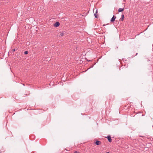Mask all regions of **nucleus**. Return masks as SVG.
Segmentation results:
<instances>
[{"label":"nucleus","instance_id":"f257e3e1","mask_svg":"<svg viewBox=\"0 0 153 153\" xmlns=\"http://www.w3.org/2000/svg\"><path fill=\"white\" fill-rule=\"evenodd\" d=\"M60 25L59 23L58 22H56L54 24V26L55 27H57L59 26Z\"/></svg>","mask_w":153,"mask_h":153},{"label":"nucleus","instance_id":"f03ea898","mask_svg":"<svg viewBox=\"0 0 153 153\" xmlns=\"http://www.w3.org/2000/svg\"><path fill=\"white\" fill-rule=\"evenodd\" d=\"M107 138L109 142H111L112 141V139L111 138V136L110 135H108L107 137Z\"/></svg>","mask_w":153,"mask_h":153},{"label":"nucleus","instance_id":"7ed1b4c3","mask_svg":"<svg viewBox=\"0 0 153 153\" xmlns=\"http://www.w3.org/2000/svg\"><path fill=\"white\" fill-rule=\"evenodd\" d=\"M116 17L114 16H113L111 19L110 21L111 22H114L115 21V20L116 19Z\"/></svg>","mask_w":153,"mask_h":153},{"label":"nucleus","instance_id":"20e7f679","mask_svg":"<svg viewBox=\"0 0 153 153\" xmlns=\"http://www.w3.org/2000/svg\"><path fill=\"white\" fill-rule=\"evenodd\" d=\"M94 143L95 144L97 145H99L101 144V142L100 141L97 140L96 142H94Z\"/></svg>","mask_w":153,"mask_h":153},{"label":"nucleus","instance_id":"39448f33","mask_svg":"<svg viewBox=\"0 0 153 153\" xmlns=\"http://www.w3.org/2000/svg\"><path fill=\"white\" fill-rule=\"evenodd\" d=\"M124 10V9L123 8H120L118 10V11L119 13L123 11Z\"/></svg>","mask_w":153,"mask_h":153},{"label":"nucleus","instance_id":"423d86ee","mask_svg":"<svg viewBox=\"0 0 153 153\" xmlns=\"http://www.w3.org/2000/svg\"><path fill=\"white\" fill-rule=\"evenodd\" d=\"M97 10H96L95 13H94L95 17L96 18H97Z\"/></svg>","mask_w":153,"mask_h":153},{"label":"nucleus","instance_id":"0eeeda50","mask_svg":"<svg viewBox=\"0 0 153 153\" xmlns=\"http://www.w3.org/2000/svg\"><path fill=\"white\" fill-rule=\"evenodd\" d=\"M124 16L123 14H122L121 15V20L122 21H123L124 20Z\"/></svg>","mask_w":153,"mask_h":153},{"label":"nucleus","instance_id":"6e6552de","mask_svg":"<svg viewBox=\"0 0 153 153\" xmlns=\"http://www.w3.org/2000/svg\"><path fill=\"white\" fill-rule=\"evenodd\" d=\"M64 35V33L63 32L59 34V36H62Z\"/></svg>","mask_w":153,"mask_h":153},{"label":"nucleus","instance_id":"1a4fd4ad","mask_svg":"<svg viewBox=\"0 0 153 153\" xmlns=\"http://www.w3.org/2000/svg\"><path fill=\"white\" fill-rule=\"evenodd\" d=\"M28 53V52L27 51H25L24 52L25 54L26 55Z\"/></svg>","mask_w":153,"mask_h":153},{"label":"nucleus","instance_id":"9d476101","mask_svg":"<svg viewBox=\"0 0 153 153\" xmlns=\"http://www.w3.org/2000/svg\"><path fill=\"white\" fill-rule=\"evenodd\" d=\"M16 50H17L16 49H12V51L13 52H14L16 51Z\"/></svg>","mask_w":153,"mask_h":153},{"label":"nucleus","instance_id":"9b49d317","mask_svg":"<svg viewBox=\"0 0 153 153\" xmlns=\"http://www.w3.org/2000/svg\"><path fill=\"white\" fill-rule=\"evenodd\" d=\"M135 115H136L135 114L133 115V114H131V117H134V116H135Z\"/></svg>","mask_w":153,"mask_h":153},{"label":"nucleus","instance_id":"f8f14e48","mask_svg":"<svg viewBox=\"0 0 153 153\" xmlns=\"http://www.w3.org/2000/svg\"><path fill=\"white\" fill-rule=\"evenodd\" d=\"M74 153H79V152H78V151H75L74 152Z\"/></svg>","mask_w":153,"mask_h":153},{"label":"nucleus","instance_id":"ddd939ff","mask_svg":"<svg viewBox=\"0 0 153 153\" xmlns=\"http://www.w3.org/2000/svg\"><path fill=\"white\" fill-rule=\"evenodd\" d=\"M95 64H96V63H94V64L92 65L91 66L90 68L93 67V66H94V65Z\"/></svg>","mask_w":153,"mask_h":153},{"label":"nucleus","instance_id":"4468645a","mask_svg":"<svg viewBox=\"0 0 153 153\" xmlns=\"http://www.w3.org/2000/svg\"><path fill=\"white\" fill-rule=\"evenodd\" d=\"M105 25L104 24V25H103V26H105V25Z\"/></svg>","mask_w":153,"mask_h":153},{"label":"nucleus","instance_id":"2eb2a0df","mask_svg":"<svg viewBox=\"0 0 153 153\" xmlns=\"http://www.w3.org/2000/svg\"><path fill=\"white\" fill-rule=\"evenodd\" d=\"M140 136V137H143V136Z\"/></svg>","mask_w":153,"mask_h":153},{"label":"nucleus","instance_id":"dca6fc26","mask_svg":"<svg viewBox=\"0 0 153 153\" xmlns=\"http://www.w3.org/2000/svg\"><path fill=\"white\" fill-rule=\"evenodd\" d=\"M87 61L88 62H90V60H87Z\"/></svg>","mask_w":153,"mask_h":153},{"label":"nucleus","instance_id":"f3484780","mask_svg":"<svg viewBox=\"0 0 153 153\" xmlns=\"http://www.w3.org/2000/svg\"><path fill=\"white\" fill-rule=\"evenodd\" d=\"M143 116V114H142V116Z\"/></svg>","mask_w":153,"mask_h":153},{"label":"nucleus","instance_id":"a211bd4d","mask_svg":"<svg viewBox=\"0 0 153 153\" xmlns=\"http://www.w3.org/2000/svg\"><path fill=\"white\" fill-rule=\"evenodd\" d=\"M106 153H109V152H107Z\"/></svg>","mask_w":153,"mask_h":153}]
</instances>
